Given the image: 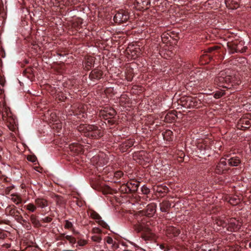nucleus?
Segmentation results:
<instances>
[{"instance_id": "1", "label": "nucleus", "mask_w": 251, "mask_h": 251, "mask_svg": "<svg viewBox=\"0 0 251 251\" xmlns=\"http://www.w3.org/2000/svg\"><path fill=\"white\" fill-rule=\"evenodd\" d=\"M215 83L220 87L227 89H230L234 83L232 76L224 72H222L215 79Z\"/></svg>"}, {"instance_id": "2", "label": "nucleus", "mask_w": 251, "mask_h": 251, "mask_svg": "<svg viewBox=\"0 0 251 251\" xmlns=\"http://www.w3.org/2000/svg\"><path fill=\"white\" fill-rule=\"evenodd\" d=\"M80 131L84 132L86 136H91L99 138L102 136L103 131L93 125H80L78 128Z\"/></svg>"}, {"instance_id": "3", "label": "nucleus", "mask_w": 251, "mask_h": 251, "mask_svg": "<svg viewBox=\"0 0 251 251\" xmlns=\"http://www.w3.org/2000/svg\"><path fill=\"white\" fill-rule=\"evenodd\" d=\"M129 18L128 13L121 11L117 13L114 17V20L116 23H121L126 22Z\"/></svg>"}, {"instance_id": "4", "label": "nucleus", "mask_w": 251, "mask_h": 251, "mask_svg": "<svg viewBox=\"0 0 251 251\" xmlns=\"http://www.w3.org/2000/svg\"><path fill=\"white\" fill-rule=\"evenodd\" d=\"M251 126V118L248 116L241 119L237 124L238 128L241 129L248 128Z\"/></svg>"}, {"instance_id": "5", "label": "nucleus", "mask_w": 251, "mask_h": 251, "mask_svg": "<svg viewBox=\"0 0 251 251\" xmlns=\"http://www.w3.org/2000/svg\"><path fill=\"white\" fill-rule=\"evenodd\" d=\"M150 3V0H136L134 5L137 9L141 10L147 9Z\"/></svg>"}, {"instance_id": "6", "label": "nucleus", "mask_w": 251, "mask_h": 251, "mask_svg": "<svg viewBox=\"0 0 251 251\" xmlns=\"http://www.w3.org/2000/svg\"><path fill=\"white\" fill-rule=\"evenodd\" d=\"M241 226V223L235 219L230 220L229 223V230L230 231H235L238 230Z\"/></svg>"}, {"instance_id": "7", "label": "nucleus", "mask_w": 251, "mask_h": 251, "mask_svg": "<svg viewBox=\"0 0 251 251\" xmlns=\"http://www.w3.org/2000/svg\"><path fill=\"white\" fill-rule=\"evenodd\" d=\"M227 169L226 167V159L222 158L220 162L218 163L216 167V171L217 173H222L225 170H226Z\"/></svg>"}, {"instance_id": "8", "label": "nucleus", "mask_w": 251, "mask_h": 251, "mask_svg": "<svg viewBox=\"0 0 251 251\" xmlns=\"http://www.w3.org/2000/svg\"><path fill=\"white\" fill-rule=\"evenodd\" d=\"M149 225L147 224L145 225V220L142 221L141 222H139L136 225H134V229L137 232H140L141 231H146L148 230Z\"/></svg>"}, {"instance_id": "9", "label": "nucleus", "mask_w": 251, "mask_h": 251, "mask_svg": "<svg viewBox=\"0 0 251 251\" xmlns=\"http://www.w3.org/2000/svg\"><path fill=\"white\" fill-rule=\"evenodd\" d=\"M155 206L153 203H151L148 205L145 211V215L149 217H151L153 216V215L155 212Z\"/></svg>"}, {"instance_id": "10", "label": "nucleus", "mask_w": 251, "mask_h": 251, "mask_svg": "<svg viewBox=\"0 0 251 251\" xmlns=\"http://www.w3.org/2000/svg\"><path fill=\"white\" fill-rule=\"evenodd\" d=\"M134 141L133 140H127L123 143L120 146V150L122 152H125L127 150L133 146Z\"/></svg>"}, {"instance_id": "11", "label": "nucleus", "mask_w": 251, "mask_h": 251, "mask_svg": "<svg viewBox=\"0 0 251 251\" xmlns=\"http://www.w3.org/2000/svg\"><path fill=\"white\" fill-rule=\"evenodd\" d=\"M244 43L242 41H240L238 44L234 43L235 47H233L234 50L236 52H243L247 50V47L243 46Z\"/></svg>"}, {"instance_id": "12", "label": "nucleus", "mask_w": 251, "mask_h": 251, "mask_svg": "<svg viewBox=\"0 0 251 251\" xmlns=\"http://www.w3.org/2000/svg\"><path fill=\"white\" fill-rule=\"evenodd\" d=\"M102 75V72L99 69L92 71L90 74V77L92 79H99Z\"/></svg>"}, {"instance_id": "13", "label": "nucleus", "mask_w": 251, "mask_h": 251, "mask_svg": "<svg viewBox=\"0 0 251 251\" xmlns=\"http://www.w3.org/2000/svg\"><path fill=\"white\" fill-rule=\"evenodd\" d=\"M91 217L97 221V222L101 226L105 227L106 226V224L102 220H101L100 216L96 212L92 211L91 213Z\"/></svg>"}, {"instance_id": "14", "label": "nucleus", "mask_w": 251, "mask_h": 251, "mask_svg": "<svg viewBox=\"0 0 251 251\" xmlns=\"http://www.w3.org/2000/svg\"><path fill=\"white\" fill-rule=\"evenodd\" d=\"M187 101H190V103L189 104V106L198 108L200 106L201 101L199 100H198L195 98H189L188 99Z\"/></svg>"}, {"instance_id": "15", "label": "nucleus", "mask_w": 251, "mask_h": 251, "mask_svg": "<svg viewBox=\"0 0 251 251\" xmlns=\"http://www.w3.org/2000/svg\"><path fill=\"white\" fill-rule=\"evenodd\" d=\"M11 113L7 108H5L2 114V119L4 121H7L10 123H12V119L11 118Z\"/></svg>"}, {"instance_id": "16", "label": "nucleus", "mask_w": 251, "mask_h": 251, "mask_svg": "<svg viewBox=\"0 0 251 251\" xmlns=\"http://www.w3.org/2000/svg\"><path fill=\"white\" fill-rule=\"evenodd\" d=\"M94 63V59L93 57L90 56L87 58L85 62V68L87 70H89Z\"/></svg>"}, {"instance_id": "17", "label": "nucleus", "mask_w": 251, "mask_h": 251, "mask_svg": "<svg viewBox=\"0 0 251 251\" xmlns=\"http://www.w3.org/2000/svg\"><path fill=\"white\" fill-rule=\"evenodd\" d=\"M115 114V112L113 109H110V112L107 113V110H104L103 111H100V115L104 118L108 119L110 117L113 116Z\"/></svg>"}, {"instance_id": "18", "label": "nucleus", "mask_w": 251, "mask_h": 251, "mask_svg": "<svg viewBox=\"0 0 251 251\" xmlns=\"http://www.w3.org/2000/svg\"><path fill=\"white\" fill-rule=\"evenodd\" d=\"M228 163L230 166H237L240 163V160L238 157H234L228 159Z\"/></svg>"}, {"instance_id": "19", "label": "nucleus", "mask_w": 251, "mask_h": 251, "mask_svg": "<svg viewBox=\"0 0 251 251\" xmlns=\"http://www.w3.org/2000/svg\"><path fill=\"white\" fill-rule=\"evenodd\" d=\"M36 204L40 207L44 208L48 206V202L46 200L43 199H37L35 200Z\"/></svg>"}, {"instance_id": "20", "label": "nucleus", "mask_w": 251, "mask_h": 251, "mask_svg": "<svg viewBox=\"0 0 251 251\" xmlns=\"http://www.w3.org/2000/svg\"><path fill=\"white\" fill-rule=\"evenodd\" d=\"M164 139L170 141L172 139L173 136V132L172 131L170 130H166L163 134Z\"/></svg>"}, {"instance_id": "21", "label": "nucleus", "mask_w": 251, "mask_h": 251, "mask_svg": "<svg viewBox=\"0 0 251 251\" xmlns=\"http://www.w3.org/2000/svg\"><path fill=\"white\" fill-rule=\"evenodd\" d=\"M11 200L16 204H19L22 201L20 197V196L17 195H12Z\"/></svg>"}, {"instance_id": "22", "label": "nucleus", "mask_w": 251, "mask_h": 251, "mask_svg": "<svg viewBox=\"0 0 251 251\" xmlns=\"http://www.w3.org/2000/svg\"><path fill=\"white\" fill-rule=\"evenodd\" d=\"M169 206L168 205L167 202H163L160 205V210L162 212H166L167 211V209Z\"/></svg>"}, {"instance_id": "23", "label": "nucleus", "mask_w": 251, "mask_h": 251, "mask_svg": "<svg viewBox=\"0 0 251 251\" xmlns=\"http://www.w3.org/2000/svg\"><path fill=\"white\" fill-rule=\"evenodd\" d=\"M25 206L27 210L31 212H34L36 209V206L32 203H29Z\"/></svg>"}, {"instance_id": "24", "label": "nucleus", "mask_w": 251, "mask_h": 251, "mask_svg": "<svg viewBox=\"0 0 251 251\" xmlns=\"http://www.w3.org/2000/svg\"><path fill=\"white\" fill-rule=\"evenodd\" d=\"M240 201L239 199H237L236 198H231L229 200V202L232 205H236Z\"/></svg>"}, {"instance_id": "25", "label": "nucleus", "mask_w": 251, "mask_h": 251, "mask_svg": "<svg viewBox=\"0 0 251 251\" xmlns=\"http://www.w3.org/2000/svg\"><path fill=\"white\" fill-rule=\"evenodd\" d=\"M141 191L143 194L147 195L150 193V190L147 186L144 185L142 187Z\"/></svg>"}, {"instance_id": "26", "label": "nucleus", "mask_w": 251, "mask_h": 251, "mask_svg": "<svg viewBox=\"0 0 251 251\" xmlns=\"http://www.w3.org/2000/svg\"><path fill=\"white\" fill-rule=\"evenodd\" d=\"M65 238L71 244H75V239L70 235L66 236Z\"/></svg>"}, {"instance_id": "27", "label": "nucleus", "mask_w": 251, "mask_h": 251, "mask_svg": "<svg viewBox=\"0 0 251 251\" xmlns=\"http://www.w3.org/2000/svg\"><path fill=\"white\" fill-rule=\"evenodd\" d=\"M176 115L174 113H169L167 114L165 117L166 120H168L170 118H172L173 120H175Z\"/></svg>"}, {"instance_id": "28", "label": "nucleus", "mask_w": 251, "mask_h": 251, "mask_svg": "<svg viewBox=\"0 0 251 251\" xmlns=\"http://www.w3.org/2000/svg\"><path fill=\"white\" fill-rule=\"evenodd\" d=\"M224 93L222 91L216 92L214 94V98L216 99H219L224 95Z\"/></svg>"}, {"instance_id": "29", "label": "nucleus", "mask_w": 251, "mask_h": 251, "mask_svg": "<svg viewBox=\"0 0 251 251\" xmlns=\"http://www.w3.org/2000/svg\"><path fill=\"white\" fill-rule=\"evenodd\" d=\"M27 159L28 161L32 162H35L36 161V157L33 155L28 156Z\"/></svg>"}, {"instance_id": "30", "label": "nucleus", "mask_w": 251, "mask_h": 251, "mask_svg": "<svg viewBox=\"0 0 251 251\" xmlns=\"http://www.w3.org/2000/svg\"><path fill=\"white\" fill-rule=\"evenodd\" d=\"M73 226V224L72 223L68 221H66L65 225V228L69 229L71 228Z\"/></svg>"}, {"instance_id": "31", "label": "nucleus", "mask_w": 251, "mask_h": 251, "mask_svg": "<svg viewBox=\"0 0 251 251\" xmlns=\"http://www.w3.org/2000/svg\"><path fill=\"white\" fill-rule=\"evenodd\" d=\"M77 244L80 246H83L87 244V241L85 240L80 239L78 241Z\"/></svg>"}, {"instance_id": "32", "label": "nucleus", "mask_w": 251, "mask_h": 251, "mask_svg": "<svg viewBox=\"0 0 251 251\" xmlns=\"http://www.w3.org/2000/svg\"><path fill=\"white\" fill-rule=\"evenodd\" d=\"M92 239L94 241L99 242L100 241L101 238L99 236H94L92 237Z\"/></svg>"}, {"instance_id": "33", "label": "nucleus", "mask_w": 251, "mask_h": 251, "mask_svg": "<svg viewBox=\"0 0 251 251\" xmlns=\"http://www.w3.org/2000/svg\"><path fill=\"white\" fill-rule=\"evenodd\" d=\"M122 175H123V173L120 171L117 172L115 174V176L117 177H120Z\"/></svg>"}, {"instance_id": "34", "label": "nucleus", "mask_w": 251, "mask_h": 251, "mask_svg": "<svg viewBox=\"0 0 251 251\" xmlns=\"http://www.w3.org/2000/svg\"><path fill=\"white\" fill-rule=\"evenodd\" d=\"M219 47L218 46H214L213 47L209 48L208 50L209 52H212L213 50L217 49Z\"/></svg>"}, {"instance_id": "35", "label": "nucleus", "mask_w": 251, "mask_h": 251, "mask_svg": "<svg viewBox=\"0 0 251 251\" xmlns=\"http://www.w3.org/2000/svg\"><path fill=\"white\" fill-rule=\"evenodd\" d=\"M93 231L95 233H99L100 232V230L99 228H94L93 229Z\"/></svg>"}, {"instance_id": "36", "label": "nucleus", "mask_w": 251, "mask_h": 251, "mask_svg": "<svg viewBox=\"0 0 251 251\" xmlns=\"http://www.w3.org/2000/svg\"><path fill=\"white\" fill-rule=\"evenodd\" d=\"M112 242H113V240L112 238H109L108 237L107 240V242L108 243V244H112Z\"/></svg>"}, {"instance_id": "37", "label": "nucleus", "mask_w": 251, "mask_h": 251, "mask_svg": "<svg viewBox=\"0 0 251 251\" xmlns=\"http://www.w3.org/2000/svg\"><path fill=\"white\" fill-rule=\"evenodd\" d=\"M138 185L137 184L135 185V187L133 188V190H136L137 189V188H138Z\"/></svg>"}, {"instance_id": "38", "label": "nucleus", "mask_w": 251, "mask_h": 251, "mask_svg": "<svg viewBox=\"0 0 251 251\" xmlns=\"http://www.w3.org/2000/svg\"><path fill=\"white\" fill-rule=\"evenodd\" d=\"M31 220H32V222H34L35 219L34 217L33 216H31Z\"/></svg>"}, {"instance_id": "39", "label": "nucleus", "mask_w": 251, "mask_h": 251, "mask_svg": "<svg viewBox=\"0 0 251 251\" xmlns=\"http://www.w3.org/2000/svg\"><path fill=\"white\" fill-rule=\"evenodd\" d=\"M132 57H133V58H135V57H134V55H132Z\"/></svg>"}, {"instance_id": "40", "label": "nucleus", "mask_w": 251, "mask_h": 251, "mask_svg": "<svg viewBox=\"0 0 251 251\" xmlns=\"http://www.w3.org/2000/svg\"><path fill=\"white\" fill-rule=\"evenodd\" d=\"M55 126V125L53 127V128H54Z\"/></svg>"}, {"instance_id": "41", "label": "nucleus", "mask_w": 251, "mask_h": 251, "mask_svg": "<svg viewBox=\"0 0 251 251\" xmlns=\"http://www.w3.org/2000/svg\"><path fill=\"white\" fill-rule=\"evenodd\" d=\"M1 135V133H0V136Z\"/></svg>"}]
</instances>
